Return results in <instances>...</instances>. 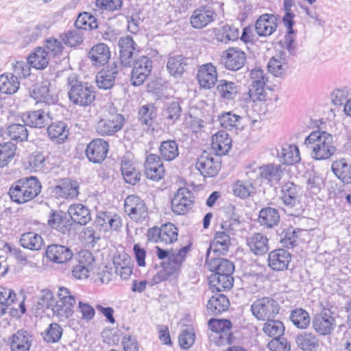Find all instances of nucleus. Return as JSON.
I'll use <instances>...</instances> for the list:
<instances>
[{
    "label": "nucleus",
    "instance_id": "0eeeda50",
    "mask_svg": "<svg viewBox=\"0 0 351 351\" xmlns=\"http://www.w3.org/2000/svg\"><path fill=\"white\" fill-rule=\"evenodd\" d=\"M281 199L284 204L293 212L291 215H299L302 211L301 199L302 191L301 187L293 182H287L281 186Z\"/></svg>",
    "mask_w": 351,
    "mask_h": 351
},
{
    "label": "nucleus",
    "instance_id": "6ab92c4d",
    "mask_svg": "<svg viewBox=\"0 0 351 351\" xmlns=\"http://www.w3.org/2000/svg\"><path fill=\"white\" fill-rule=\"evenodd\" d=\"M312 157L315 160H326L332 156L336 152V147L332 145V136L324 132L319 143L312 147Z\"/></svg>",
    "mask_w": 351,
    "mask_h": 351
},
{
    "label": "nucleus",
    "instance_id": "052dcab7",
    "mask_svg": "<svg viewBox=\"0 0 351 351\" xmlns=\"http://www.w3.org/2000/svg\"><path fill=\"white\" fill-rule=\"evenodd\" d=\"M19 80L12 75H0V93L8 95L14 94L19 90Z\"/></svg>",
    "mask_w": 351,
    "mask_h": 351
},
{
    "label": "nucleus",
    "instance_id": "a18cd8bd",
    "mask_svg": "<svg viewBox=\"0 0 351 351\" xmlns=\"http://www.w3.org/2000/svg\"><path fill=\"white\" fill-rule=\"evenodd\" d=\"M280 161L286 165H292L300 161L299 148L294 145L283 146L278 154Z\"/></svg>",
    "mask_w": 351,
    "mask_h": 351
},
{
    "label": "nucleus",
    "instance_id": "9d476101",
    "mask_svg": "<svg viewBox=\"0 0 351 351\" xmlns=\"http://www.w3.org/2000/svg\"><path fill=\"white\" fill-rule=\"evenodd\" d=\"M152 60L147 56L133 58L131 66L130 82L134 86H138L144 83L152 69Z\"/></svg>",
    "mask_w": 351,
    "mask_h": 351
},
{
    "label": "nucleus",
    "instance_id": "338daca9",
    "mask_svg": "<svg viewBox=\"0 0 351 351\" xmlns=\"http://www.w3.org/2000/svg\"><path fill=\"white\" fill-rule=\"evenodd\" d=\"M254 189V183L252 182L237 180L232 186L234 195L241 199L250 197Z\"/></svg>",
    "mask_w": 351,
    "mask_h": 351
},
{
    "label": "nucleus",
    "instance_id": "c85d7f7f",
    "mask_svg": "<svg viewBox=\"0 0 351 351\" xmlns=\"http://www.w3.org/2000/svg\"><path fill=\"white\" fill-rule=\"evenodd\" d=\"M282 170L280 165L268 164L259 167L260 180L261 182L273 186L282 178Z\"/></svg>",
    "mask_w": 351,
    "mask_h": 351
},
{
    "label": "nucleus",
    "instance_id": "6e6d98bb",
    "mask_svg": "<svg viewBox=\"0 0 351 351\" xmlns=\"http://www.w3.org/2000/svg\"><path fill=\"white\" fill-rule=\"evenodd\" d=\"M159 152L163 160L171 161L179 155L178 145L174 140L162 141L159 147Z\"/></svg>",
    "mask_w": 351,
    "mask_h": 351
},
{
    "label": "nucleus",
    "instance_id": "20e7f679",
    "mask_svg": "<svg viewBox=\"0 0 351 351\" xmlns=\"http://www.w3.org/2000/svg\"><path fill=\"white\" fill-rule=\"evenodd\" d=\"M191 248V245L181 247L176 254H171L167 261H162L160 265L162 268L152 279L153 285H158L167 280L170 277H176L181 271V267L185 261L187 253Z\"/></svg>",
    "mask_w": 351,
    "mask_h": 351
},
{
    "label": "nucleus",
    "instance_id": "4d7b16f0",
    "mask_svg": "<svg viewBox=\"0 0 351 351\" xmlns=\"http://www.w3.org/2000/svg\"><path fill=\"white\" fill-rule=\"evenodd\" d=\"M279 241L282 246L287 248H293L297 245V231L292 226H288L278 232Z\"/></svg>",
    "mask_w": 351,
    "mask_h": 351
},
{
    "label": "nucleus",
    "instance_id": "cd10ccee",
    "mask_svg": "<svg viewBox=\"0 0 351 351\" xmlns=\"http://www.w3.org/2000/svg\"><path fill=\"white\" fill-rule=\"evenodd\" d=\"M51 84L48 81L43 82L37 85L32 93V97L37 103H45L47 105L56 104L58 101V95L50 90Z\"/></svg>",
    "mask_w": 351,
    "mask_h": 351
},
{
    "label": "nucleus",
    "instance_id": "bb28decb",
    "mask_svg": "<svg viewBox=\"0 0 351 351\" xmlns=\"http://www.w3.org/2000/svg\"><path fill=\"white\" fill-rule=\"evenodd\" d=\"M33 342V335L27 330L21 329L10 338V351H29Z\"/></svg>",
    "mask_w": 351,
    "mask_h": 351
},
{
    "label": "nucleus",
    "instance_id": "3c124183",
    "mask_svg": "<svg viewBox=\"0 0 351 351\" xmlns=\"http://www.w3.org/2000/svg\"><path fill=\"white\" fill-rule=\"evenodd\" d=\"M50 58L41 47H36L27 58L29 64L36 69H44L49 64Z\"/></svg>",
    "mask_w": 351,
    "mask_h": 351
},
{
    "label": "nucleus",
    "instance_id": "f704fd0d",
    "mask_svg": "<svg viewBox=\"0 0 351 351\" xmlns=\"http://www.w3.org/2000/svg\"><path fill=\"white\" fill-rule=\"evenodd\" d=\"M234 272H226L222 274H211L209 278V285L213 292H221L230 290L234 284Z\"/></svg>",
    "mask_w": 351,
    "mask_h": 351
},
{
    "label": "nucleus",
    "instance_id": "4be33fe9",
    "mask_svg": "<svg viewBox=\"0 0 351 351\" xmlns=\"http://www.w3.org/2000/svg\"><path fill=\"white\" fill-rule=\"evenodd\" d=\"M67 214L61 210L51 209L48 217V225L64 234L69 233L73 223Z\"/></svg>",
    "mask_w": 351,
    "mask_h": 351
},
{
    "label": "nucleus",
    "instance_id": "c756f323",
    "mask_svg": "<svg viewBox=\"0 0 351 351\" xmlns=\"http://www.w3.org/2000/svg\"><path fill=\"white\" fill-rule=\"evenodd\" d=\"M239 91L240 86L237 82L226 80L217 81L216 92L223 101H231L234 100Z\"/></svg>",
    "mask_w": 351,
    "mask_h": 351
},
{
    "label": "nucleus",
    "instance_id": "603ef678",
    "mask_svg": "<svg viewBox=\"0 0 351 351\" xmlns=\"http://www.w3.org/2000/svg\"><path fill=\"white\" fill-rule=\"evenodd\" d=\"M121 171L125 182L135 185L141 180V172L129 160L122 161Z\"/></svg>",
    "mask_w": 351,
    "mask_h": 351
},
{
    "label": "nucleus",
    "instance_id": "f03ea898",
    "mask_svg": "<svg viewBox=\"0 0 351 351\" xmlns=\"http://www.w3.org/2000/svg\"><path fill=\"white\" fill-rule=\"evenodd\" d=\"M41 189L42 185L38 179L35 176H29L15 181L11 185L8 194L12 202L21 204L37 197Z\"/></svg>",
    "mask_w": 351,
    "mask_h": 351
},
{
    "label": "nucleus",
    "instance_id": "412c9836",
    "mask_svg": "<svg viewBox=\"0 0 351 351\" xmlns=\"http://www.w3.org/2000/svg\"><path fill=\"white\" fill-rule=\"evenodd\" d=\"M145 173L146 177L153 181L161 180L165 173L161 158L154 154L147 156L145 162Z\"/></svg>",
    "mask_w": 351,
    "mask_h": 351
},
{
    "label": "nucleus",
    "instance_id": "680f3d73",
    "mask_svg": "<svg viewBox=\"0 0 351 351\" xmlns=\"http://www.w3.org/2000/svg\"><path fill=\"white\" fill-rule=\"evenodd\" d=\"M61 40L68 47H75L84 41V34L79 29H69L60 35Z\"/></svg>",
    "mask_w": 351,
    "mask_h": 351
},
{
    "label": "nucleus",
    "instance_id": "58836bf2",
    "mask_svg": "<svg viewBox=\"0 0 351 351\" xmlns=\"http://www.w3.org/2000/svg\"><path fill=\"white\" fill-rule=\"evenodd\" d=\"M67 213L71 221L80 225H86L91 220L90 211L82 204H71Z\"/></svg>",
    "mask_w": 351,
    "mask_h": 351
},
{
    "label": "nucleus",
    "instance_id": "4468645a",
    "mask_svg": "<svg viewBox=\"0 0 351 351\" xmlns=\"http://www.w3.org/2000/svg\"><path fill=\"white\" fill-rule=\"evenodd\" d=\"M219 156H213L211 154L204 152L198 158L195 166L197 169L204 177H214L221 169V160Z\"/></svg>",
    "mask_w": 351,
    "mask_h": 351
},
{
    "label": "nucleus",
    "instance_id": "c9c22d12",
    "mask_svg": "<svg viewBox=\"0 0 351 351\" xmlns=\"http://www.w3.org/2000/svg\"><path fill=\"white\" fill-rule=\"evenodd\" d=\"M110 48L106 44L98 43L90 49L88 58L95 66H104L107 64L110 58Z\"/></svg>",
    "mask_w": 351,
    "mask_h": 351
},
{
    "label": "nucleus",
    "instance_id": "7c9ffc66",
    "mask_svg": "<svg viewBox=\"0 0 351 351\" xmlns=\"http://www.w3.org/2000/svg\"><path fill=\"white\" fill-rule=\"evenodd\" d=\"M95 223L104 232L118 230L121 226V219L117 214L110 212H99L97 215Z\"/></svg>",
    "mask_w": 351,
    "mask_h": 351
},
{
    "label": "nucleus",
    "instance_id": "69168bd1",
    "mask_svg": "<svg viewBox=\"0 0 351 351\" xmlns=\"http://www.w3.org/2000/svg\"><path fill=\"white\" fill-rule=\"evenodd\" d=\"M263 326V330L268 336L273 337H280L283 336L285 332V326L283 323L279 320L270 319L267 320Z\"/></svg>",
    "mask_w": 351,
    "mask_h": 351
},
{
    "label": "nucleus",
    "instance_id": "0e129e2a",
    "mask_svg": "<svg viewBox=\"0 0 351 351\" xmlns=\"http://www.w3.org/2000/svg\"><path fill=\"white\" fill-rule=\"evenodd\" d=\"M43 49L50 58H59L62 54L64 47L59 40L49 38L45 40Z\"/></svg>",
    "mask_w": 351,
    "mask_h": 351
},
{
    "label": "nucleus",
    "instance_id": "79ce46f5",
    "mask_svg": "<svg viewBox=\"0 0 351 351\" xmlns=\"http://www.w3.org/2000/svg\"><path fill=\"white\" fill-rule=\"evenodd\" d=\"M47 134L51 140L57 143H64L68 138L69 130L63 121H56L47 127Z\"/></svg>",
    "mask_w": 351,
    "mask_h": 351
},
{
    "label": "nucleus",
    "instance_id": "8fccbe9b",
    "mask_svg": "<svg viewBox=\"0 0 351 351\" xmlns=\"http://www.w3.org/2000/svg\"><path fill=\"white\" fill-rule=\"evenodd\" d=\"M19 242L23 248L33 251L40 250L44 244L42 237L34 232L23 233L21 236Z\"/></svg>",
    "mask_w": 351,
    "mask_h": 351
},
{
    "label": "nucleus",
    "instance_id": "13d9d810",
    "mask_svg": "<svg viewBox=\"0 0 351 351\" xmlns=\"http://www.w3.org/2000/svg\"><path fill=\"white\" fill-rule=\"evenodd\" d=\"M75 28L82 30H93L98 27L97 19L88 12L80 13L74 23Z\"/></svg>",
    "mask_w": 351,
    "mask_h": 351
},
{
    "label": "nucleus",
    "instance_id": "393cba45",
    "mask_svg": "<svg viewBox=\"0 0 351 351\" xmlns=\"http://www.w3.org/2000/svg\"><path fill=\"white\" fill-rule=\"evenodd\" d=\"M199 86L204 89H211L217 82V72L212 63L200 66L197 73Z\"/></svg>",
    "mask_w": 351,
    "mask_h": 351
},
{
    "label": "nucleus",
    "instance_id": "bf43d9fd",
    "mask_svg": "<svg viewBox=\"0 0 351 351\" xmlns=\"http://www.w3.org/2000/svg\"><path fill=\"white\" fill-rule=\"evenodd\" d=\"M241 117L226 112L219 116V121L222 128L228 130H237L241 127Z\"/></svg>",
    "mask_w": 351,
    "mask_h": 351
},
{
    "label": "nucleus",
    "instance_id": "aec40b11",
    "mask_svg": "<svg viewBox=\"0 0 351 351\" xmlns=\"http://www.w3.org/2000/svg\"><path fill=\"white\" fill-rule=\"evenodd\" d=\"M223 60L226 69L234 71H239L245 64L246 54L238 47H229L224 52Z\"/></svg>",
    "mask_w": 351,
    "mask_h": 351
},
{
    "label": "nucleus",
    "instance_id": "49530a36",
    "mask_svg": "<svg viewBox=\"0 0 351 351\" xmlns=\"http://www.w3.org/2000/svg\"><path fill=\"white\" fill-rule=\"evenodd\" d=\"M5 134L10 140L17 143L28 139V130L25 123H12L6 128Z\"/></svg>",
    "mask_w": 351,
    "mask_h": 351
},
{
    "label": "nucleus",
    "instance_id": "c03bdc74",
    "mask_svg": "<svg viewBox=\"0 0 351 351\" xmlns=\"http://www.w3.org/2000/svg\"><path fill=\"white\" fill-rule=\"evenodd\" d=\"M230 306L228 297L223 293H216L208 301L206 308L208 311L214 315H217L226 311Z\"/></svg>",
    "mask_w": 351,
    "mask_h": 351
},
{
    "label": "nucleus",
    "instance_id": "5701e85b",
    "mask_svg": "<svg viewBox=\"0 0 351 351\" xmlns=\"http://www.w3.org/2000/svg\"><path fill=\"white\" fill-rule=\"evenodd\" d=\"M291 254L285 249H276L268 254V265L274 271H284L288 269Z\"/></svg>",
    "mask_w": 351,
    "mask_h": 351
},
{
    "label": "nucleus",
    "instance_id": "4c0bfd02",
    "mask_svg": "<svg viewBox=\"0 0 351 351\" xmlns=\"http://www.w3.org/2000/svg\"><path fill=\"white\" fill-rule=\"evenodd\" d=\"M206 265L209 271H212V274H222L226 272H234V263L226 258L219 257H206Z\"/></svg>",
    "mask_w": 351,
    "mask_h": 351
},
{
    "label": "nucleus",
    "instance_id": "9b49d317",
    "mask_svg": "<svg viewBox=\"0 0 351 351\" xmlns=\"http://www.w3.org/2000/svg\"><path fill=\"white\" fill-rule=\"evenodd\" d=\"M195 197L191 191L185 187L179 188L171 201L172 212L178 215L188 213L193 206Z\"/></svg>",
    "mask_w": 351,
    "mask_h": 351
},
{
    "label": "nucleus",
    "instance_id": "b1692460",
    "mask_svg": "<svg viewBox=\"0 0 351 351\" xmlns=\"http://www.w3.org/2000/svg\"><path fill=\"white\" fill-rule=\"evenodd\" d=\"M119 47V59L121 64L125 67H130L133 60L134 51L137 45L130 36L121 37L118 42Z\"/></svg>",
    "mask_w": 351,
    "mask_h": 351
},
{
    "label": "nucleus",
    "instance_id": "f257e3e1",
    "mask_svg": "<svg viewBox=\"0 0 351 351\" xmlns=\"http://www.w3.org/2000/svg\"><path fill=\"white\" fill-rule=\"evenodd\" d=\"M226 213L230 216L227 220L221 223L222 231H218L215 234L213 240L210 242L206 250L207 256H210L211 251L219 254H225L230 245V234L234 235L236 232L241 228V220L239 217L236 215L234 206L230 204L226 207Z\"/></svg>",
    "mask_w": 351,
    "mask_h": 351
},
{
    "label": "nucleus",
    "instance_id": "ea45409f",
    "mask_svg": "<svg viewBox=\"0 0 351 351\" xmlns=\"http://www.w3.org/2000/svg\"><path fill=\"white\" fill-rule=\"evenodd\" d=\"M250 252L256 256H262L269 251L267 237L262 233H254L247 239Z\"/></svg>",
    "mask_w": 351,
    "mask_h": 351
},
{
    "label": "nucleus",
    "instance_id": "f8f14e48",
    "mask_svg": "<svg viewBox=\"0 0 351 351\" xmlns=\"http://www.w3.org/2000/svg\"><path fill=\"white\" fill-rule=\"evenodd\" d=\"M124 210L131 219L136 222L145 221L148 215L145 203L140 197L135 195L126 197Z\"/></svg>",
    "mask_w": 351,
    "mask_h": 351
},
{
    "label": "nucleus",
    "instance_id": "09e8293b",
    "mask_svg": "<svg viewBox=\"0 0 351 351\" xmlns=\"http://www.w3.org/2000/svg\"><path fill=\"white\" fill-rule=\"evenodd\" d=\"M295 342L299 348L303 351H316L319 346L317 337L307 332H302L297 335Z\"/></svg>",
    "mask_w": 351,
    "mask_h": 351
},
{
    "label": "nucleus",
    "instance_id": "e2e57ef3",
    "mask_svg": "<svg viewBox=\"0 0 351 351\" xmlns=\"http://www.w3.org/2000/svg\"><path fill=\"white\" fill-rule=\"evenodd\" d=\"M290 319L294 326L300 329L307 328L311 322L308 312L303 308H295L291 311Z\"/></svg>",
    "mask_w": 351,
    "mask_h": 351
},
{
    "label": "nucleus",
    "instance_id": "dca6fc26",
    "mask_svg": "<svg viewBox=\"0 0 351 351\" xmlns=\"http://www.w3.org/2000/svg\"><path fill=\"white\" fill-rule=\"evenodd\" d=\"M108 143L102 138H95L86 146V156L88 161L94 164L101 163L107 157Z\"/></svg>",
    "mask_w": 351,
    "mask_h": 351
},
{
    "label": "nucleus",
    "instance_id": "a211bd4d",
    "mask_svg": "<svg viewBox=\"0 0 351 351\" xmlns=\"http://www.w3.org/2000/svg\"><path fill=\"white\" fill-rule=\"evenodd\" d=\"M121 66L115 62L103 68L96 75V83L99 89L108 90L114 84L115 78Z\"/></svg>",
    "mask_w": 351,
    "mask_h": 351
},
{
    "label": "nucleus",
    "instance_id": "a878e982",
    "mask_svg": "<svg viewBox=\"0 0 351 351\" xmlns=\"http://www.w3.org/2000/svg\"><path fill=\"white\" fill-rule=\"evenodd\" d=\"M79 184L69 178L64 179L52 189V193L58 198L74 199L79 195Z\"/></svg>",
    "mask_w": 351,
    "mask_h": 351
},
{
    "label": "nucleus",
    "instance_id": "37998d69",
    "mask_svg": "<svg viewBox=\"0 0 351 351\" xmlns=\"http://www.w3.org/2000/svg\"><path fill=\"white\" fill-rule=\"evenodd\" d=\"M189 58L182 55H175L169 58L167 69L170 75L180 77L186 71L189 64Z\"/></svg>",
    "mask_w": 351,
    "mask_h": 351
},
{
    "label": "nucleus",
    "instance_id": "2f4dec72",
    "mask_svg": "<svg viewBox=\"0 0 351 351\" xmlns=\"http://www.w3.org/2000/svg\"><path fill=\"white\" fill-rule=\"evenodd\" d=\"M331 170L343 184H351V162L348 159L342 158L333 161Z\"/></svg>",
    "mask_w": 351,
    "mask_h": 351
},
{
    "label": "nucleus",
    "instance_id": "ddd939ff",
    "mask_svg": "<svg viewBox=\"0 0 351 351\" xmlns=\"http://www.w3.org/2000/svg\"><path fill=\"white\" fill-rule=\"evenodd\" d=\"M313 328L321 335H330L335 329L336 323L334 313L330 308L324 307L319 313H317L312 322Z\"/></svg>",
    "mask_w": 351,
    "mask_h": 351
},
{
    "label": "nucleus",
    "instance_id": "423d86ee",
    "mask_svg": "<svg viewBox=\"0 0 351 351\" xmlns=\"http://www.w3.org/2000/svg\"><path fill=\"white\" fill-rule=\"evenodd\" d=\"M58 297L59 300L56 302L52 311L53 315H56L60 321H64L73 315L76 297L69 289L64 287H59Z\"/></svg>",
    "mask_w": 351,
    "mask_h": 351
},
{
    "label": "nucleus",
    "instance_id": "e433bc0d",
    "mask_svg": "<svg viewBox=\"0 0 351 351\" xmlns=\"http://www.w3.org/2000/svg\"><path fill=\"white\" fill-rule=\"evenodd\" d=\"M211 146L216 155L223 156L231 149L232 139L226 131L220 130L212 136Z\"/></svg>",
    "mask_w": 351,
    "mask_h": 351
},
{
    "label": "nucleus",
    "instance_id": "1a4fd4ad",
    "mask_svg": "<svg viewBox=\"0 0 351 351\" xmlns=\"http://www.w3.org/2000/svg\"><path fill=\"white\" fill-rule=\"evenodd\" d=\"M208 328L215 333L214 341L216 345L231 344L234 339L230 332L232 323L226 319L211 318L208 322Z\"/></svg>",
    "mask_w": 351,
    "mask_h": 351
},
{
    "label": "nucleus",
    "instance_id": "864d4df0",
    "mask_svg": "<svg viewBox=\"0 0 351 351\" xmlns=\"http://www.w3.org/2000/svg\"><path fill=\"white\" fill-rule=\"evenodd\" d=\"M266 81H253L250 85L249 91L247 93V98L245 100L248 102V100L255 102L256 101H263L266 99V93L265 91V86Z\"/></svg>",
    "mask_w": 351,
    "mask_h": 351
},
{
    "label": "nucleus",
    "instance_id": "2eb2a0df",
    "mask_svg": "<svg viewBox=\"0 0 351 351\" xmlns=\"http://www.w3.org/2000/svg\"><path fill=\"white\" fill-rule=\"evenodd\" d=\"M217 17V14L213 8L202 5L192 12L190 23L193 28L201 29L214 22Z\"/></svg>",
    "mask_w": 351,
    "mask_h": 351
},
{
    "label": "nucleus",
    "instance_id": "f3484780",
    "mask_svg": "<svg viewBox=\"0 0 351 351\" xmlns=\"http://www.w3.org/2000/svg\"><path fill=\"white\" fill-rule=\"evenodd\" d=\"M45 256L51 263L56 264H66L73 261V253L66 245L51 244L45 250Z\"/></svg>",
    "mask_w": 351,
    "mask_h": 351
},
{
    "label": "nucleus",
    "instance_id": "72a5a7b5",
    "mask_svg": "<svg viewBox=\"0 0 351 351\" xmlns=\"http://www.w3.org/2000/svg\"><path fill=\"white\" fill-rule=\"evenodd\" d=\"M45 115L49 117V112L46 113L44 110L40 109L23 113L21 119L27 126L34 128H43L48 124Z\"/></svg>",
    "mask_w": 351,
    "mask_h": 351
},
{
    "label": "nucleus",
    "instance_id": "6e6552de",
    "mask_svg": "<svg viewBox=\"0 0 351 351\" xmlns=\"http://www.w3.org/2000/svg\"><path fill=\"white\" fill-rule=\"evenodd\" d=\"M279 311L278 302L270 297L258 298L251 305L252 313L258 320L274 319L278 314Z\"/></svg>",
    "mask_w": 351,
    "mask_h": 351
},
{
    "label": "nucleus",
    "instance_id": "39448f33",
    "mask_svg": "<svg viewBox=\"0 0 351 351\" xmlns=\"http://www.w3.org/2000/svg\"><path fill=\"white\" fill-rule=\"evenodd\" d=\"M67 85L69 99L73 104L86 107L94 101L95 91L88 83H83L78 81L76 76L70 75L67 78Z\"/></svg>",
    "mask_w": 351,
    "mask_h": 351
},
{
    "label": "nucleus",
    "instance_id": "7ed1b4c3",
    "mask_svg": "<svg viewBox=\"0 0 351 351\" xmlns=\"http://www.w3.org/2000/svg\"><path fill=\"white\" fill-rule=\"evenodd\" d=\"M124 117L118 112L113 104L106 107V110L97 121L95 128L97 134L101 136H113L120 131L124 123Z\"/></svg>",
    "mask_w": 351,
    "mask_h": 351
},
{
    "label": "nucleus",
    "instance_id": "5fc2aeb1",
    "mask_svg": "<svg viewBox=\"0 0 351 351\" xmlns=\"http://www.w3.org/2000/svg\"><path fill=\"white\" fill-rule=\"evenodd\" d=\"M156 116V109L153 104L144 105L138 110V121L142 125L147 126V129L153 126Z\"/></svg>",
    "mask_w": 351,
    "mask_h": 351
},
{
    "label": "nucleus",
    "instance_id": "774afa93",
    "mask_svg": "<svg viewBox=\"0 0 351 351\" xmlns=\"http://www.w3.org/2000/svg\"><path fill=\"white\" fill-rule=\"evenodd\" d=\"M16 297L13 290L0 286V317L5 313L8 306L14 302Z\"/></svg>",
    "mask_w": 351,
    "mask_h": 351
},
{
    "label": "nucleus",
    "instance_id": "a19ab883",
    "mask_svg": "<svg viewBox=\"0 0 351 351\" xmlns=\"http://www.w3.org/2000/svg\"><path fill=\"white\" fill-rule=\"evenodd\" d=\"M280 220L279 212L272 207H265L259 211L258 221L265 228L271 229L278 226Z\"/></svg>",
    "mask_w": 351,
    "mask_h": 351
},
{
    "label": "nucleus",
    "instance_id": "473e14b6",
    "mask_svg": "<svg viewBox=\"0 0 351 351\" xmlns=\"http://www.w3.org/2000/svg\"><path fill=\"white\" fill-rule=\"evenodd\" d=\"M277 26V19L274 14H264L257 19L255 30L259 36H268L276 30Z\"/></svg>",
    "mask_w": 351,
    "mask_h": 351
},
{
    "label": "nucleus",
    "instance_id": "de8ad7c7",
    "mask_svg": "<svg viewBox=\"0 0 351 351\" xmlns=\"http://www.w3.org/2000/svg\"><path fill=\"white\" fill-rule=\"evenodd\" d=\"M47 158V155L43 152H34L28 158L29 167L31 171L47 173L49 171Z\"/></svg>",
    "mask_w": 351,
    "mask_h": 351
}]
</instances>
